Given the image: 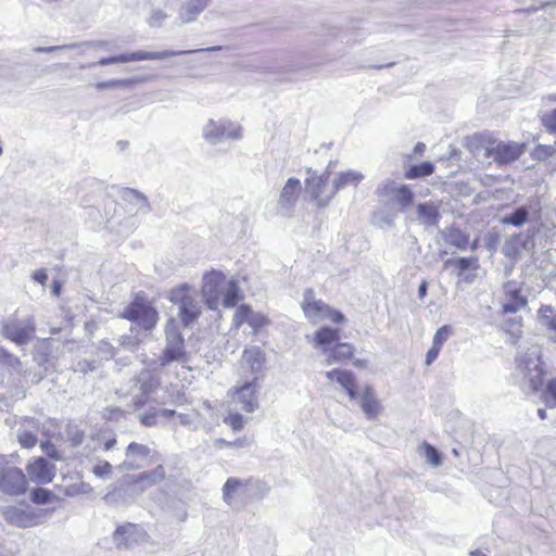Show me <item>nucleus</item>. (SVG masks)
Instances as JSON below:
<instances>
[{
	"instance_id": "obj_1",
	"label": "nucleus",
	"mask_w": 556,
	"mask_h": 556,
	"mask_svg": "<svg viewBox=\"0 0 556 556\" xmlns=\"http://www.w3.org/2000/svg\"><path fill=\"white\" fill-rule=\"evenodd\" d=\"M517 376L520 377V386L527 393L536 392L543 383L544 368L541 361L540 346L533 345L517 359Z\"/></svg>"
},
{
	"instance_id": "obj_2",
	"label": "nucleus",
	"mask_w": 556,
	"mask_h": 556,
	"mask_svg": "<svg viewBox=\"0 0 556 556\" xmlns=\"http://www.w3.org/2000/svg\"><path fill=\"white\" fill-rule=\"evenodd\" d=\"M478 151H482L485 159H492L495 163L508 164L516 161L525 152V144L516 141H498L491 135H476L472 139Z\"/></svg>"
},
{
	"instance_id": "obj_3",
	"label": "nucleus",
	"mask_w": 556,
	"mask_h": 556,
	"mask_svg": "<svg viewBox=\"0 0 556 556\" xmlns=\"http://www.w3.org/2000/svg\"><path fill=\"white\" fill-rule=\"evenodd\" d=\"M169 301L177 306L178 316L185 327L192 325L201 315V304L197 292L187 283L179 285L170 290Z\"/></svg>"
},
{
	"instance_id": "obj_4",
	"label": "nucleus",
	"mask_w": 556,
	"mask_h": 556,
	"mask_svg": "<svg viewBox=\"0 0 556 556\" xmlns=\"http://www.w3.org/2000/svg\"><path fill=\"white\" fill-rule=\"evenodd\" d=\"M301 307L305 317L314 324L326 319L337 324L344 321V316L340 312L332 309L324 301L316 299L315 292L312 289L305 290Z\"/></svg>"
},
{
	"instance_id": "obj_5",
	"label": "nucleus",
	"mask_w": 556,
	"mask_h": 556,
	"mask_svg": "<svg viewBox=\"0 0 556 556\" xmlns=\"http://www.w3.org/2000/svg\"><path fill=\"white\" fill-rule=\"evenodd\" d=\"M202 137L210 144H218L224 139L240 140L243 137L242 127L229 119L215 121L210 118L202 127Z\"/></svg>"
},
{
	"instance_id": "obj_6",
	"label": "nucleus",
	"mask_w": 556,
	"mask_h": 556,
	"mask_svg": "<svg viewBox=\"0 0 556 556\" xmlns=\"http://www.w3.org/2000/svg\"><path fill=\"white\" fill-rule=\"evenodd\" d=\"M165 478V469L163 466H157L151 471H144L138 476L127 477L121 483V486L114 492L106 495V498H114L121 496L122 492L135 493L136 495L141 494L146 488L151 486L155 483L163 481Z\"/></svg>"
},
{
	"instance_id": "obj_7",
	"label": "nucleus",
	"mask_w": 556,
	"mask_h": 556,
	"mask_svg": "<svg viewBox=\"0 0 556 556\" xmlns=\"http://www.w3.org/2000/svg\"><path fill=\"white\" fill-rule=\"evenodd\" d=\"M121 316L125 319L136 323L144 330H151L159 320L156 309L144 299L136 298L128 304Z\"/></svg>"
},
{
	"instance_id": "obj_8",
	"label": "nucleus",
	"mask_w": 556,
	"mask_h": 556,
	"mask_svg": "<svg viewBox=\"0 0 556 556\" xmlns=\"http://www.w3.org/2000/svg\"><path fill=\"white\" fill-rule=\"evenodd\" d=\"M160 387L159 376L150 369H142L130 380L128 392L132 395L136 408L142 407L147 403V396L153 393Z\"/></svg>"
},
{
	"instance_id": "obj_9",
	"label": "nucleus",
	"mask_w": 556,
	"mask_h": 556,
	"mask_svg": "<svg viewBox=\"0 0 556 556\" xmlns=\"http://www.w3.org/2000/svg\"><path fill=\"white\" fill-rule=\"evenodd\" d=\"M36 331L33 317L25 319L11 318L5 320L1 327V333L17 345H26L34 338Z\"/></svg>"
},
{
	"instance_id": "obj_10",
	"label": "nucleus",
	"mask_w": 556,
	"mask_h": 556,
	"mask_svg": "<svg viewBox=\"0 0 556 556\" xmlns=\"http://www.w3.org/2000/svg\"><path fill=\"white\" fill-rule=\"evenodd\" d=\"M186 351L184 338L174 327L166 329V345L157 359L161 367H167L173 362H185Z\"/></svg>"
},
{
	"instance_id": "obj_11",
	"label": "nucleus",
	"mask_w": 556,
	"mask_h": 556,
	"mask_svg": "<svg viewBox=\"0 0 556 556\" xmlns=\"http://www.w3.org/2000/svg\"><path fill=\"white\" fill-rule=\"evenodd\" d=\"M226 282L225 275L218 270H212L203 276L201 292L210 309H217Z\"/></svg>"
},
{
	"instance_id": "obj_12",
	"label": "nucleus",
	"mask_w": 556,
	"mask_h": 556,
	"mask_svg": "<svg viewBox=\"0 0 556 556\" xmlns=\"http://www.w3.org/2000/svg\"><path fill=\"white\" fill-rule=\"evenodd\" d=\"M258 387L256 378L235 389L231 395V404L235 409L253 413L258 408Z\"/></svg>"
},
{
	"instance_id": "obj_13",
	"label": "nucleus",
	"mask_w": 556,
	"mask_h": 556,
	"mask_svg": "<svg viewBox=\"0 0 556 556\" xmlns=\"http://www.w3.org/2000/svg\"><path fill=\"white\" fill-rule=\"evenodd\" d=\"M27 480L23 471L14 466L0 468V491L10 495H20L26 491Z\"/></svg>"
},
{
	"instance_id": "obj_14",
	"label": "nucleus",
	"mask_w": 556,
	"mask_h": 556,
	"mask_svg": "<svg viewBox=\"0 0 556 556\" xmlns=\"http://www.w3.org/2000/svg\"><path fill=\"white\" fill-rule=\"evenodd\" d=\"M125 457L119 465L122 470L140 469L151 463V450L144 444L131 442L126 448Z\"/></svg>"
},
{
	"instance_id": "obj_15",
	"label": "nucleus",
	"mask_w": 556,
	"mask_h": 556,
	"mask_svg": "<svg viewBox=\"0 0 556 556\" xmlns=\"http://www.w3.org/2000/svg\"><path fill=\"white\" fill-rule=\"evenodd\" d=\"M329 174L320 176L312 175L305 181L306 191L311 198L316 201L318 206H326L336 193H332V188L329 192L326 191L328 187Z\"/></svg>"
},
{
	"instance_id": "obj_16",
	"label": "nucleus",
	"mask_w": 556,
	"mask_h": 556,
	"mask_svg": "<svg viewBox=\"0 0 556 556\" xmlns=\"http://www.w3.org/2000/svg\"><path fill=\"white\" fill-rule=\"evenodd\" d=\"M505 312L516 313L525 307L527 299L521 295V286L517 281H507L503 285V295L500 300Z\"/></svg>"
},
{
	"instance_id": "obj_17",
	"label": "nucleus",
	"mask_w": 556,
	"mask_h": 556,
	"mask_svg": "<svg viewBox=\"0 0 556 556\" xmlns=\"http://www.w3.org/2000/svg\"><path fill=\"white\" fill-rule=\"evenodd\" d=\"M222 50L220 46H213L205 49H194V50H182V51H174V50H164L157 52H149V51H135L131 53L125 54V62H135V61H146V60H163L166 58L182 55V54H192L200 53L206 51H218Z\"/></svg>"
},
{
	"instance_id": "obj_18",
	"label": "nucleus",
	"mask_w": 556,
	"mask_h": 556,
	"mask_svg": "<svg viewBox=\"0 0 556 556\" xmlns=\"http://www.w3.org/2000/svg\"><path fill=\"white\" fill-rule=\"evenodd\" d=\"M144 530L134 523L118 527L114 532V543L117 548H128L144 541Z\"/></svg>"
},
{
	"instance_id": "obj_19",
	"label": "nucleus",
	"mask_w": 556,
	"mask_h": 556,
	"mask_svg": "<svg viewBox=\"0 0 556 556\" xmlns=\"http://www.w3.org/2000/svg\"><path fill=\"white\" fill-rule=\"evenodd\" d=\"M440 202L427 201L416 205L415 219L426 227H437L441 214Z\"/></svg>"
},
{
	"instance_id": "obj_20",
	"label": "nucleus",
	"mask_w": 556,
	"mask_h": 556,
	"mask_svg": "<svg viewBox=\"0 0 556 556\" xmlns=\"http://www.w3.org/2000/svg\"><path fill=\"white\" fill-rule=\"evenodd\" d=\"M27 471L30 479L40 484L49 483L54 478V466L42 457L29 464Z\"/></svg>"
},
{
	"instance_id": "obj_21",
	"label": "nucleus",
	"mask_w": 556,
	"mask_h": 556,
	"mask_svg": "<svg viewBox=\"0 0 556 556\" xmlns=\"http://www.w3.org/2000/svg\"><path fill=\"white\" fill-rule=\"evenodd\" d=\"M356 400L359 401L361 408L368 419L376 418L382 409L381 403L375 396L374 390L371 387L367 386L362 391V393H358V396Z\"/></svg>"
},
{
	"instance_id": "obj_22",
	"label": "nucleus",
	"mask_w": 556,
	"mask_h": 556,
	"mask_svg": "<svg viewBox=\"0 0 556 556\" xmlns=\"http://www.w3.org/2000/svg\"><path fill=\"white\" fill-rule=\"evenodd\" d=\"M301 181L298 178H289L282 187L279 195V205L285 208H292L301 192Z\"/></svg>"
},
{
	"instance_id": "obj_23",
	"label": "nucleus",
	"mask_w": 556,
	"mask_h": 556,
	"mask_svg": "<svg viewBox=\"0 0 556 556\" xmlns=\"http://www.w3.org/2000/svg\"><path fill=\"white\" fill-rule=\"evenodd\" d=\"M261 483L257 480L247 479L241 480L230 477L226 480L223 486V500L226 504L231 505L235 494H238L239 489L248 486H258Z\"/></svg>"
},
{
	"instance_id": "obj_24",
	"label": "nucleus",
	"mask_w": 556,
	"mask_h": 556,
	"mask_svg": "<svg viewBox=\"0 0 556 556\" xmlns=\"http://www.w3.org/2000/svg\"><path fill=\"white\" fill-rule=\"evenodd\" d=\"M339 329L330 327H321L314 333V346L320 349L323 353H328L330 345L339 341Z\"/></svg>"
},
{
	"instance_id": "obj_25",
	"label": "nucleus",
	"mask_w": 556,
	"mask_h": 556,
	"mask_svg": "<svg viewBox=\"0 0 556 556\" xmlns=\"http://www.w3.org/2000/svg\"><path fill=\"white\" fill-rule=\"evenodd\" d=\"M4 519L18 528H28L34 526V517L18 507H7L3 510Z\"/></svg>"
},
{
	"instance_id": "obj_26",
	"label": "nucleus",
	"mask_w": 556,
	"mask_h": 556,
	"mask_svg": "<svg viewBox=\"0 0 556 556\" xmlns=\"http://www.w3.org/2000/svg\"><path fill=\"white\" fill-rule=\"evenodd\" d=\"M540 325L549 332V338L556 341V313L549 305H542L538 311Z\"/></svg>"
},
{
	"instance_id": "obj_27",
	"label": "nucleus",
	"mask_w": 556,
	"mask_h": 556,
	"mask_svg": "<svg viewBox=\"0 0 556 556\" xmlns=\"http://www.w3.org/2000/svg\"><path fill=\"white\" fill-rule=\"evenodd\" d=\"M265 357L258 346L247 348L242 355V366H248L252 372H258L262 369Z\"/></svg>"
},
{
	"instance_id": "obj_28",
	"label": "nucleus",
	"mask_w": 556,
	"mask_h": 556,
	"mask_svg": "<svg viewBox=\"0 0 556 556\" xmlns=\"http://www.w3.org/2000/svg\"><path fill=\"white\" fill-rule=\"evenodd\" d=\"M121 197L124 201L135 205L136 212H150L151 206L147 197L131 188H124L121 191Z\"/></svg>"
},
{
	"instance_id": "obj_29",
	"label": "nucleus",
	"mask_w": 556,
	"mask_h": 556,
	"mask_svg": "<svg viewBox=\"0 0 556 556\" xmlns=\"http://www.w3.org/2000/svg\"><path fill=\"white\" fill-rule=\"evenodd\" d=\"M364 179V175L357 170H346L341 172L339 177L333 180L332 184V193H337L339 190L352 186L357 187V185Z\"/></svg>"
},
{
	"instance_id": "obj_30",
	"label": "nucleus",
	"mask_w": 556,
	"mask_h": 556,
	"mask_svg": "<svg viewBox=\"0 0 556 556\" xmlns=\"http://www.w3.org/2000/svg\"><path fill=\"white\" fill-rule=\"evenodd\" d=\"M354 348L349 343H338L332 349H329L326 358V365L343 362L350 359L353 355Z\"/></svg>"
},
{
	"instance_id": "obj_31",
	"label": "nucleus",
	"mask_w": 556,
	"mask_h": 556,
	"mask_svg": "<svg viewBox=\"0 0 556 556\" xmlns=\"http://www.w3.org/2000/svg\"><path fill=\"white\" fill-rule=\"evenodd\" d=\"M442 235L447 244L458 250H465L469 243V236L458 228H448Z\"/></svg>"
},
{
	"instance_id": "obj_32",
	"label": "nucleus",
	"mask_w": 556,
	"mask_h": 556,
	"mask_svg": "<svg viewBox=\"0 0 556 556\" xmlns=\"http://www.w3.org/2000/svg\"><path fill=\"white\" fill-rule=\"evenodd\" d=\"M239 292L240 288L235 280L227 281L220 298L223 305L228 308L236 306L240 300Z\"/></svg>"
},
{
	"instance_id": "obj_33",
	"label": "nucleus",
	"mask_w": 556,
	"mask_h": 556,
	"mask_svg": "<svg viewBox=\"0 0 556 556\" xmlns=\"http://www.w3.org/2000/svg\"><path fill=\"white\" fill-rule=\"evenodd\" d=\"M204 9L205 8L200 2L190 0L181 7L179 17L182 23H190L194 21Z\"/></svg>"
},
{
	"instance_id": "obj_34",
	"label": "nucleus",
	"mask_w": 556,
	"mask_h": 556,
	"mask_svg": "<svg viewBox=\"0 0 556 556\" xmlns=\"http://www.w3.org/2000/svg\"><path fill=\"white\" fill-rule=\"evenodd\" d=\"M338 383L346 391L348 395L352 400H356L358 393L356 391V380L352 371L343 370L338 372Z\"/></svg>"
},
{
	"instance_id": "obj_35",
	"label": "nucleus",
	"mask_w": 556,
	"mask_h": 556,
	"mask_svg": "<svg viewBox=\"0 0 556 556\" xmlns=\"http://www.w3.org/2000/svg\"><path fill=\"white\" fill-rule=\"evenodd\" d=\"M502 329L509 334L510 342L515 344L522 334V324L520 317L508 318L503 323Z\"/></svg>"
},
{
	"instance_id": "obj_36",
	"label": "nucleus",
	"mask_w": 556,
	"mask_h": 556,
	"mask_svg": "<svg viewBox=\"0 0 556 556\" xmlns=\"http://www.w3.org/2000/svg\"><path fill=\"white\" fill-rule=\"evenodd\" d=\"M434 172V165L430 161H425L418 165H412L405 173L407 179L426 177Z\"/></svg>"
},
{
	"instance_id": "obj_37",
	"label": "nucleus",
	"mask_w": 556,
	"mask_h": 556,
	"mask_svg": "<svg viewBox=\"0 0 556 556\" xmlns=\"http://www.w3.org/2000/svg\"><path fill=\"white\" fill-rule=\"evenodd\" d=\"M394 201L401 206L402 212H406L413 204L414 193L406 185H401V189L393 197Z\"/></svg>"
},
{
	"instance_id": "obj_38",
	"label": "nucleus",
	"mask_w": 556,
	"mask_h": 556,
	"mask_svg": "<svg viewBox=\"0 0 556 556\" xmlns=\"http://www.w3.org/2000/svg\"><path fill=\"white\" fill-rule=\"evenodd\" d=\"M103 42H83V43H70V45H62V46H50V47H35L33 49L34 52L40 53H49L58 50H72L76 48H83V47H100Z\"/></svg>"
},
{
	"instance_id": "obj_39",
	"label": "nucleus",
	"mask_w": 556,
	"mask_h": 556,
	"mask_svg": "<svg viewBox=\"0 0 556 556\" xmlns=\"http://www.w3.org/2000/svg\"><path fill=\"white\" fill-rule=\"evenodd\" d=\"M529 217V211L526 206L516 208L509 215L503 218V224L514 225L516 227L522 226Z\"/></svg>"
},
{
	"instance_id": "obj_40",
	"label": "nucleus",
	"mask_w": 556,
	"mask_h": 556,
	"mask_svg": "<svg viewBox=\"0 0 556 556\" xmlns=\"http://www.w3.org/2000/svg\"><path fill=\"white\" fill-rule=\"evenodd\" d=\"M400 189L401 185L388 179L377 186L376 194L378 197H394Z\"/></svg>"
},
{
	"instance_id": "obj_41",
	"label": "nucleus",
	"mask_w": 556,
	"mask_h": 556,
	"mask_svg": "<svg viewBox=\"0 0 556 556\" xmlns=\"http://www.w3.org/2000/svg\"><path fill=\"white\" fill-rule=\"evenodd\" d=\"M476 257H458L456 260H447L446 266H455L459 269L458 275H462L465 270L476 267Z\"/></svg>"
},
{
	"instance_id": "obj_42",
	"label": "nucleus",
	"mask_w": 556,
	"mask_h": 556,
	"mask_svg": "<svg viewBox=\"0 0 556 556\" xmlns=\"http://www.w3.org/2000/svg\"><path fill=\"white\" fill-rule=\"evenodd\" d=\"M167 13L160 8H152L149 16L147 17V23L150 27H161L164 21L167 18Z\"/></svg>"
},
{
	"instance_id": "obj_43",
	"label": "nucleus",
	"mask_w": 556,
	"mask_h": 556,
	"mask_svg": "<svg viewBox=\"0 0 556 556\" xmlns=\"http://www.w3.org/2000/svg\"><path fill=\"white\" fill-rule=\"evenodd\" d=\"M424 455L426 460L433 467H439L442 464V458L439 451L429 443H424Z\"/></svg>"
},
{
	"instance_id": "obj_44",
	"label": "nucleus",
	"mask_w": 556,
	"mask_h": 556,
	"mask_svg": "<svg viewBox=\"0 0 556 556\" xmlns=\"http://www.w3.org/2000/svg\"><path fill=\"white\" fill-rule=\"evenodd\" d=\"M543 400L548 407H556V378L547 382L543 392Z\"/></svg>"
},
{
	"instance_id": "obj_45",
	"label": "nucleus",
	"mask_w": 556,
	"mask_h": 556,
	"mask_svg": "<svg viewBox=\"0 0 556 556\" xmlns=\"http://www.w3.org/2000/svg\"><path fill=\"white\" fill-rule=\"evenodd\" d=\"M17 440L18 443L25 448L34 447L37 444L36 433L29 430H18Z\"/></svg>"
},
{
	"instance_id": "obj_46",
	"label": "nucleus",
	"mask_w": 556,
	"mask_h": 556,
	"mask_svg": "<svg viewBox=\"0 0 556 556\" xmlns=\"http://www.w3.org/2000/svg\"><path fill=\"white\" fill-rule=\"evenodd\" d=\"M245 421L247 420L244 417L237 412L229 413V415L224 418V422L229 425L235 431H240L243 428Z\"/></svg>"
},
{
	"instance_id": "obj_47",
	"label": "nucleus",
	"mask_w": 556,
	"mask_h": 556,
	"mask_svg": "<svg viewBox=\"0 0 556 556\" xmlns=\"http://www.w3.org/2000/svg\"><path fill=\"white\" fill-rule=\"evenodd\" d=\"M252 309L248 305H240L233 316V324L236 327H240L244 323H249L250 314Z\"/></svg>"
},
{
	"instance_id": "obj_48",
	"label": "nucleus",
	"mask_w": 556,
	"mask_h": 556,
	"mask_svg": "<svg viewBox=\"0 0 556 556\" xmlns=\"http://www.w3.org/2000/svg\"><path fill=\"white\" fill-rule=\"evenodd\" d=\"M249 441L248 439L243 438V439H238V440H235V441H227L225 439H217L214 441V446L217 447V448H222V447H236V448H242V447H247L249 445Z\"/></svg>"
},
{
	"instance_id": "obj_49",
	"label": "nucleus",
	"mask_w": 556,
	"mask_h": 556,
	"mask_svg": "<svg viewBox=\"0 0 556 556\" xmlns=\"http://www.w3.org/2000/svg\"><path fill=\"white\" fill-rule=\"evenodd\" d=\"M0 358L3 363H5L8 366H10L12 369L16 371H21L22 369V363L21 361L14 356L13 354L9 353L8 351L0 349Z\"/></svg>"
},
{
	"instance_id": "obj_50",
	"label": "nucleus",
	"mask_w": 556,
	"mask_h": 556,
	"mask_svg": "<svg viewBox=\"0 0 556 556\" xmlns=\"http://www.w3.org/2000/svg\"><path fill=\"white\" fill-rule=\"evenodd\" d=\"M52 496V493L46 489H34L30 493V500L36 504H47Z\"/></svg>"
},
{
	"instance_id": "obj_51",
	"label": "nucleus",
	"mask_w": 556,
	"mask_h": 556,
	"mask_svg": "<svg viewBox=\"0 0 556 556\" xmlns=\"http://www.w3.org/2000/svg\"><path fill=\"white\" fill-rule=\"evenodd\" d=\"M253 330L256 332L268 324V319L261 313L251 312L249 323Z\"/></svg>"
},
{
	"instance_id": "obj_52",
	"label": "nucleus",
	"mask_w": 556,
	"mask_h": 556,
	"mask_svg": "<svg viewBox=\"0 0 556 556\" xmlns=\"http://www.w3.org/2000/svg\"><path fill=\"white\" fill-rule=\"evenodd\" d=\"M452 333V329L450 326L445 325L439 328L433 337L434 345L442 348L443 343L450 338Z\"/></svg>"
},
{
	"instance_id": "obj_53",
	"label": "nucleus",
	"mask_w": 556,
	"mask_h": 556,
	"mask_svg": "<svg viewBox=\"0 0 556 556\" xmlns=\"http://www.w3.org/2000/svg\"><path fill=\"white\" fill-rule=\"evenodd\" d=\"M112 465L109 462H99L93 468L92 472L99 478H106L112 473Z\"/></svg>"
},
{
	"instance_id": "obj_54",
	"label": "nucleus",
	"mask_w": 556,
	"mask_h": 556,
	"mask_svg": "<svg viewBox=\"0 0 556 556\" xmlns=\"http://www.w3.org/2000/svg\"><path fill=\"white\" fill-rule=\"evenodd\" d=\"M157 410L148 412L139 416L140 422L146 427H152L157 424Z\"/></svg>"
},
{
	"instance_id": "obj_55",
	"label": "nucleus",
	"mask_w": 556,
	"mask_h": 556,
	"mask_svg": "<svg viewBox=\"0 0 556 556\" xmlns=\"http://www.w3.org/2000/svg\"><path fill=\"white\" fill-rule=\"evenodd\" d=\"M98 349L100 354L105 358H111L115 355L114 346L109 341H100Z\"/></svg>"
},
{
	"instance_id": "obj_56",
	"label": "nucleus",
	"mask_w": 556,
	"mask_h": 556,
	"mask_svg": "<svg viewBox=\"0 0 556 556\" xmlns=\"http://www.w3.org/2000/svg\"><path fill=\"white\" fill-rule=\"evenodd\" d=\"M92 491V488L88 483L81 482L79 485H72L67 489L66 494L67 495H74V494H87Z\"/></svg>"
},
{
	"instance_id": "obj_57",
	"label": "nucleus",
	"mask_w": 556,
	"mask_h": 556,
	"mask_svg": "<svg viewBox=\"0 0 556 556\" xmlns=\"http://www.w3.org/2000/svg\"><path fill=\"white\" fill-rule=\"evenodd\" d=\"M115 63H126L125 54L122 53V54L114 55V56L102 58L98 61V65H110V64H115Z\"/></svg>"
},
{
	"instance_id": "obj_58",
	"label": "nucleus",
	"mask_w": 556,
	"mask_h": 556,
	"mask_svg": "<svg viewBox=\"0 0 556 556\" xmlns=\"http://www.w3.org/2000/svg\"><path fill=\"white\" fill-rule=\"evenodd\" d=\"M126 84H127L126 80H109V81L98 83L96 85V88L98 90H103V89L115 87V86H125Z\"/></svg>"
},
{
	"instance_id": "obj_59",
	"label": "nucleus",
	"mask_w": 556,
	"mask_h": 556,
	"mask_svg": "<svg viewBox=\"0 0 556 556\" xmlns=\"http://www.w3.org/2000/svg\"><path fill=\"white\" fill-rule=\"evenodd\" d=\"M441 348L432 344V348L427 352L426 355V364L430 365L432 362H434L439 355Z\"/></svg>"
},
{
	"instance_id": "obj_60",
	"label": "nucleus",
	"mask_w": 556,
	"mask_h": 556,
	"mask_svg": "<svg viewBox=\"0 0 556 556\" xmlns=\"http://www.w3.org/2000/svg\"><path fill=\"white\" fill-rule=\"evenodd\" d=\"M33 278L35 281L39 282L40 285L45 286L48 281V274L45 269H39L34 273Z\"/></svg>"
},
{
	"instance_id": "obj_61",
	"label": "nucleus",
	"mask_w": 556,
	"mask_h": 556,
	"mask_svg": "<svg viewBox=\"0 0 556 556\" xmlns=\"http://www.w3.org/2000/svg\"><path fill=\"white\" fill-rule=\"evenodd\" d=\"M176 417L179 420V424L182 426H189L192 424L193 419L189 414L176 413Z\"/></svg>"
},
{
	"instance_id": "obj_62",
	"label": "nucleus",
	"mask_w": 556,
	"mask_h": 556,
	"mask_svg": "<svg viewBox=\"0 0 556 556\" xmlns=\"http://www.w3.org/2000/svg\"><path fill=\"white\" fill-rule=\"evenodd\" d=\"M119 344L123 345V346H130V348H134L136 345V342L132 338L130 337H127V336H123L119 338Z\"/></svg>"
},
{
	"instance_id": "obj_63",
	"label": "nucleus",
	"mask_w": 556,
	"mask_h": 556,
	"mask_svg": "<svg viewBox=\"0 0 556 556\" xmlns=\"http://www.w3.org/2000/svg\"><path fill=\"white\" fill-rule=\"evenodd\" d=\"M428 282L422 280L418 287V298L424 299L427 295Z\"/></svg>"
},
{
	"instance_id": "obj_64",
	"label": "nucleus",
	"mask_w": 556,
	"mask_h": 556,
	"mask_svg": "<svg viewBox=\"0 0 556 556\" xmlns=\"http://www.w3.org/2000/svg\"><path fill=\"white\" fill-rule=\"evenodd\" d=\"M547 123L551 128L556 129V109L548 116Z\"/></svg>"
}]
</instances>
